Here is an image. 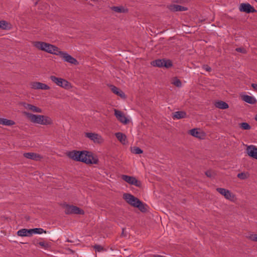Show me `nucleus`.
Instances as JSON below:
<instances>
[{"label": "nucleus", "mask_w": 257, "mask_h": 257, "mask_svg": "<svg viewBox=\"0 0 257 257\" xmlns=\"http://www.w3.org/2000/svg\"><path fill=\"white\" fill-rule=\"evenodd\" d=\"M24 156L27 159H31L33 160L38 161L40 160L42 157L41 156L35 153H26L24 154Z\"/></svg>", "instance_id": "obj_17"}, {"label": "nucleus", "mask_w": 257, "mask_h": 257, "mask_svg": "<svg viewBox=\"0 0 257 257\" xmlns=\"http://www.w3.org/2000/svg\"><path fill=\"white\" fill-rule=\"evenodd\" d=\"M187 114L184 111H176L172 113V118L175 119H181L186 117Z\"/></svg>", "instance_id": "obj_20"}, {"label": "nucleus", "mask_w": 257, "mask_h": 257, "mask_svg": "<svg viewBox=\"0 0 257 257\" xmlns=\"http://www.w3.org/2000/svg\"><path fill=\"white\" fill-rule=\"evenodd\" d=\"M251 86L254 90L257 91V84L252 83Z\"/></svg>", "instance_id": "obj_41"}, {"label": "nucleus", "mask_w": 257, "mask_h": 257, "mask_svg": "<svg viewBox=\"0 0 257 257\" xmlns=\"http://www.w3.org/2000/svg\"><path fill=\"white\" fill-rule=\"evenodd\" d=\"M239 126L242 130H249L251 128L250 125L247 122H242L239 124Z\"/></svg>", "instance_id": "obj_32"}, {"label": "nucleus", "mask_w": 257, "mask_h": 257, "mask_svg": "<svg viewBox=\"0 0 257 257\" xmlns=\"http://www.w3.org/2000/svg\"><path fill=\"white\" fill-rule=\"evenodd\" d=\"M64 207H65L64 212L66 214H83L84 213L83 210L76 206L64 204Z\"/></svg>", "instance_id": "obj_5"}, {"label": "nucleus", "mask_w": 257, "mask_h": 257, "mask_svg": "<svg viewBox=\"0 0 257 257\" xmlns=\"http://www.w3.org/2000/svg\"><path fill=\"white\" fill-rule=\"evenodd\" d=\"M31 231L32 233V235L33 233H37V234H42L43 233H46V231L44 230L43 228H35L31 229Z\"/></svg>", "instance_id": "obj_29"}, {"label": "nucleus", "mask_w": 257, "mask_h": 257, "mask_svg": "<svg viewBox=\"0 0 257 257\" xmlns=\"http://www.w3.org/2000/svg\"><path fill=\"white\" fill-rule=\"evenodd\" d=\"M151 64L154 66L158 67H165L167 68H170L172 66V63L170 60L157 59L151 62Z\"/></svg>", "instance_id": "obj_7"}, {"label": "nucleus", "mask_w": 257, "mask_h": 257, "mask_svg": "<svg viewBox=\"0 0 257 257\" xmlns=\"http://www.w3.org/2000/svg\"><path fill=\"white\" fill-rule=\"evenodd\" d=\"M115 136L121 143L122 144H125L126 143V136L124 134L122 133L118 132L115 133Z\"/></svg>", "instance_id": "obj_25"}, {"label": "nucleus", "mask_w": 257, "mask_h": 257, "mask_svg": "<svg viewBox=\"0 0 257 257\" xmlns=\"http://www.w3.org/2000/svg\"><path fill=\"white\" fill-rule=\"evenodd\" d=\"M47 44L48 43H47L46 42H41V41H36V42H34L33 43L34 46L36 48H37L39 50H42V51H43L45 49V48H46V47L47 46Z\"/></svg>", "instance_id": "obj_22"}, {"label": "nucleus", "mask_w": 257, "mask_h": 257, "mask_svg": "<svg viewBox=\"0 0 257 257\" xmlns=\"http://www.w3.org/2000/svg\"><path fill=\"white\" fill-rule=\"evenodd\" d=\"M121 178L130 184L135 185L138 187H141L142 186L141 182L133 176L123 175Z\"/></svg>", "instance_id": "obj_8"}, {"label": "nucleus", "mask_w": 257, "mask_h": 257, "mask_svg": "<svg viewBox=\"0 0 257 257\" xmlns=\"http://www.w3.org/2000/svg\"><path fill=\"white\" fill-rule=\"evenodd\" d=\"M0 124L6 126H12L16 124L13 120L8 119L4 118H0Z\"/></svg>", "instance_id": "obj_24"}, {"label": "nucleus", "mask_w": 257, "mask_h": 257, "mask_svg": "<svg viewBox=\"0 0 257 257\" xmlns=\"http://www.w3.org/2000/svg\"><path fill=\"white\" fill-rule=\"evenodd\" d=\"M0 29L3 30L9 29V24L5 21H0Z\"/></svg>", "instance_id": "obj_31"}, {"label": "nucleus", "mask_w": 257, "mask_h": 257, "mask_svg": "<svg viewBox=\"0 0 257 257\" xmlns=\"http://www.w3.org/2000/svg\"><path fill=\"white\" fill-rule=\"evenodd\" d=\"M31 229H21L18 231L17 235L19 236H31L32 233Z\"/></svg>", "instance_id": "obj_21"}, {"label": "nucleus", "mask_w": 257, "mask_h": 257, "mask_svg": "<svg viewBox=\"0 0 257 257\" xmlns=\"http://www.w3.org/2000/svg\"><path fill=\"white\" fill-rule=\"evenodd\" d=\"M237 177L241 180H245L249 177V174L248 173L242 172L238 173L237 175Z\"/></svg>", "instance_id": "obj_30"}, {"label": "nucleus", "mask_w": 257, "mask_h": 257, "mask_svg": "<svg viewBox=\"0 0 257 257\" xmlns=\"http://www.w3.org/2000/svg\"><path fill=\"white\" fill-rule=\"evenodd\" d=\"M60 50L59 48L57 47L48 43L46 48H45L43 51L57 55L58 52H59Z\"/></svg>", "instance_id": "obj_13"}, {"label": "nucleus", "mask_w": 257, "mask_h": 257, "mask_svg": "<svg viewBox=\"0 0 257 257\" xmlns=\"http://www.w3.org/2000/svg\"><path fill=\"white\" fill-rule=\"evenodd\" d=\"M124 230L125 229L124 228H122V233H121V236H126V234H124Z\"/></svg>", "instance_id": "obj_42"}, {"label": "nucleus", "mask_w": 257, "mask_h": 257, "mask_svg": "<svg viewBox=\"0 0 257 257\" xmlns=\"http://www.w3.org/2000/svg\"><path fill=\"white\" fill-rule=\"evenodd\" d=\"M31 87L34 89L49 90L50 87L45 83L39 82H33L30 84Z\"/></svg>", "instance_id": "obj_11"}, {"label": "nucleus", "mask_w": 257, "mask_h": 257, "mask_svg": "<svg viewBox=\"0 0 257 257\" xmlns=\"http://www.w3.org/2000/svg\"><path fill=\"white\" fill-rule=\"evenodd\" d=\"M94 248L96 251L100 252L104 250V248L100 245L96 244L94 246Z\"/></svg>", "instance_id": "obj_37"}, {"label": "nucleus", "mask_w": 257, "mask_h": 257, "mask_svg": "<svg viewBox=\"0 0 257 257\" xmlns=\"http://www.w3.org/2000/svg\"><path fill=\"white\" fill-rule=\"evenodd\" d=\"M111 10L118 13H124L127 12V10L125 9L123 7H112Z\"/></svg>", "instance_id": "obj_28"}, {"label": "nucleus", "mask_w": 257, "mask_h": 257, "mask_svg": "<svg viewBox=\"0 0 257 257\" xmlns=\"http://www.w3.org/2000/svg\"><path fill=\"white\" fill-rule=\"evenodd\" d=\"M215 106L220 109H227L229 106L227 103L222 101H218L215 102Z\"/></svg>", "instance_id": "obj_26"}, {"label": "nucleus", "mask_w": 257, "mask_h": 257, "mask_svg": "<svg viewBox=\"0 0 257 257\" xmlns=\"http://www.w3.org/2000/svg\"><path fill=\"white\" fill-rule=\"evenodd\" d=\"M85 136L93 141H97L100 137L98 134L92 133H86Z\"/></svg>", "instance_id": "obj_27"}, {"label": "nucleus", "mask_w": 257, "mask_h": 257, "mask_svg": "<svg viewBox=\"0 0 257 257\" xmlns=\"http://www.w3.org/2000/svg\"><path fill=\"white\" fill-rule=\"evenodd\" d=\"M242 99L245 102L251 104H253L256 102V100L254 97L247 95H244L242 96Z\"/></svg>", "instance_id": "obj_23"}, {"label": "nucleus", "mask_w": 257, "mask_h": 257, "mask_svg": "<svg viewBox=\"0 0 257 257\" xmlns=\"http://www.w3.org/2000/svg\"><path fill=\"white\" fill-rule=\"evenodd\" d=\"M205 175L209 178H211L213 176V172H212L211 170H208L206 171Z\"/></svg>", "instance_id": "obj_39"}, {"label": "nucleus", "mask_w": 257, "mask_h": 257, "mask_svg": "<svg viewBox=\"0 0 257 257\" xmlns=\"http://www.w3.org/2000/svg\"><path fill=\"white\" fill-rule=\"evenodd\" d=\"M172 83L177 87H180L182 84L181 81L178 79H175Z\"/></svg>", "instance_id": "obj_36"}, {"label": "nucleus", "mask_w": 257, "mask_h": 257, "mask_svg": "<svg viewBox=\"0 0 257 257\" xmlns=\"http://www.w3.org/2000/svg\"><path fill=\"white\" fill-rule=\"evenodd\" d=\"M123 199L131 206L138 208L141 212L147 211V205L134 195L130 193H124Z\"/></svg>", "instance_id": "obj_2"}, {"label": "nucleus", "mask_w": 257, "mask_h": 257, "mask_svg": "<svg viewBox=\"0 0 257 257\" xmlns=\"http://www.w3.org/2000/svg\"><path fill=\"white\" fill-rule=\"evenodd\" d=\"M23 113L33 123L42 125H49L53 123L51 118L48 116L34 114L26 111H24Z\"/></svg>", "instance_id": "obj_3"}, {"label": "nucleus", "mask_w": 257, "mask_h": 257, "mask_svg": "<svg viewBox=\"0 0 257 257\" xmlns=\"http://www.w3.org/2000/svg\"><path fill=\"white\" fill-rule=\"evenodd\" d=\"M254 119L256 121H257V114L255 115Z\"/></svg>", "instance_id": "obj_43"}, {"label": "nucleus", "mask_w": 257, "mask_h": 257, "mask_svg": "<svg viewBox=\"0 0 257 257\" xmlns=\"http://www.w3.org/2000/svg\"><path fill=\"white\" fill-rule=\"evenodd\" d=\"M114 115L117 119L123 124H127L129 122V120L125 116L124 114L120 111L114 109Z\"/></svg>", "instance_id": "obj_12"}, {"label": "nucleus", "mask_w": 257, "mask_h": 257, "mask_svg": "<svg viewBox=\"0 0 257 257\" xmlns=\"http://www.w3.org/2000/svg\"><path fill=\"white\" fill-rule=\"evenodd\" d=\"M57 55L59 56L65 62L69 63L75 65H77L79 64L78 61L66 52L62 51L60 50L58 52Z\"/></svg>", "instance_id": "obj_4"}, {"label": "nucleus", "mask_w": 257, "mask_h": 257, "mask_svg": "<svg viewBox=\"0 0 257 257\" xmlns=\"http://www.w3.org/2000/svg\"><path fill=\"white\" fill-rule=\"evenodd\" d=\"M255 2L257 3V0H254Z\"/></svg>", "instance_id": "obj_44"}, {"label": "nucleus", "mask_w": 257, "mask_h": 257, "mask_svg": "<svg viewBox=\"0 0 257 257\" xmlns=\"http://www.w3.org/2000/svg\"><path fill=\"white\" fill-rule=\"evenodd\" d=\"M132 152L135 154H140L143 153V151L139 147H134Z\"/></svg>", "instance_id": "obj_35"}, {"label": "nucleus", "mask_w": 257, "mask_h": 257, "mask_svg": "<svg viewBox=\"0 0 257 257\" xmlns=\"http://www.w3.org/2000/svg\"><path fill=\"white\" fill-rule=\"evenodd\" d=\"M189 134L199 139H203L205 135L202 132L198 131L197 128H193L189 131Z\"/></svg>", "instance_id": "obj_19"}, {"label": "nucleus", "mask_w": 257, "mask_h": 257, "mask_svg": "<svg viewBox=\"0 0 257 257\" xmlns=\"http://www.w3.org/2000/svg\"><path fill=\"white\" fill-rule=\"evenodd\" d=\"M110 87L111 90L113 93L120 96L122 98H125V95L124 93L119 88L114 85H110Z\"/></svg>", "instance_id": "obj_18"}, {"label": "nucleus", "mask_w": 257, "mask_h": 257, "mask_svg": "<svg viewBox=\"0 0 257 257\" xmlns=\"http://www.w3.org/2000/svg\"><path fill=\"white\" fill-rule=\"evenodd\" d=\"M246 237L248 239H249L251 241L257 242V234H249L247 236H246Z\"/></svg>", "instance_id": "obj_33"}, {"label": "nucleus", "mask_w": 257, "mask_h": 257, "mask_svg": "<svg viewBox=\"0 0 257 257\" xmlns=\"http://www.w3.org/2000/svg\"><path fill=\"white\" fill-rule=\"evenodd\" d=\"M22 104L27 110L32 111L34 112H42V110L40 108L37 107L35 105H33L32 104H29L26 102H23Z\"/></svg>", "instance_id": "obj_14"}, {"label": "nucleus", "mask_w": 257, "mask_h": 257, "mask_svg": "<svg viewBox=\"0 0 257 257\" xmlns=\"http://www.w3.org/2000/svg\"><path fill=\"white\" fill-rule=\"evenodd\" d=\"M246 153L250 157L257 159V148L253 146L250 145L247 147Z\"/></svg>", "instance_id": "obj_15"}, {"label": "nucleus", "mask_w": 257, "mask_h": 257, "mask_svg": "<svg viewBox=\"0 0 257 257\" xmlns=\"http://www.w3.org/2000/svg\"><path fill=\"white\" fill-rule=\"evenodd\" d=\"M203 68L208 72H210L211 69V68L207 65H203Z\"/></svg>", "instance_id": "obj_40"}, {"label": "nucleus", "mask_w": 257, "mask_h": 257, "mask_svg": "<svg viewBox=\"0 0 257 257\" xmlns=\"http://www.w3.org/2000/svg\"><path fill=\"white\" fill-rule=\"evenodd\" d=\"M216 190L220 194L224 196L227 199L232 200L234 198V195H233L228 190L222 188H217Z\"/></svg>", "instance_id": "obj_10"}, {"label": "nucleus", "mask_w": 257, "mask_h": 257, "mask_svg": "<svg viewBox=\"0 0 257 257\" xmlns=\"http://www.w3.org/2000/svg\"><path fill=\"white\" fill-rule=\"evenodd\" d=\"M67 156L70 159L86 164H97L98 160L93 156L92 154L87 151L73 150L67 153Z\"/></svg>", "instance_id": "obj_1"}, {"label": "nucleus", "mask_w": 257, "mask_h": 257, "mask_svg": "<svg viewBox=\"0 0 257 257\" xmlns=\"http://www.w3.org/2000/svg\"><path fill=\"white\" fill-rule=\"evenodd\" d=\"M239 10L241 12L247 14L255 13L257 11L251 6L249 3H242L240 5Z\"/></svg>", "instance_id": "obj_9"}, {"label": "nucleus", "mask_w": 257, "mask_h": 257, "mask_svg": "<svg viewBox=\"0 0 257 257\" xmlns=\"http://www.w3.org/2000/svg\"><path fill=\"white\" fill-rule=\"evenodd\" d=\"M50 79L58 86L65 89H68L70 86V83L63 78H58L55 76H51Z\"/></svg>", "instance_id": "obj_6"}, {"label": "nucleus", "mask_w": 257, "mask_h": 257, "mask_svg": "<svg viewBox=\"0 0 257 257\" xmlns=\"http://www.w3.org/2000/svg\"><path fill=\"white\" fill-rule=\"evenodd\" d=\"M235 50L238 52H240L243 54L246 53V50L243 48H237Z\"/></svg>", "instance_id": "obj_38"}, {"label": "nucleus", "mask_w": 257, "mask_h": 257, "mask_svg": "<svg viewBox=\"0 0 257 257\" xmlns=\"http://www.w3.org/2000/svg\"><path fill=\"white\" fill-rule=\"evenodd\" d=\"M38 244L43 248L45 249H48L50 247V244L49 243L45 241H40L38 242Z\"/></svg>", "instance_id": "obj_34"}, {"label": "nucleus", "mask_w": 257, "mask_h": 257, "mask_svg": "<svg viewBox=\"0 0 257 257\" xmlns=\"http://www.w3.org/2000/svg\"><path fill=\"white\" fill-rule=\"evenodd\" d=\"M168 8L169 10L172 12L186 11L188 10L186 7L175 4L170 5Z\"/></svg>", "instance_id": "obj_16"}]
</instances>
